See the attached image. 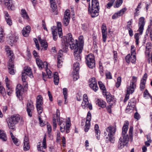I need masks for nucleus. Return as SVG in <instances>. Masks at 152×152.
<instances>
[{
    "label": "nucleus",
    "mask_w": 152,
    "mask_h": 152,
    "mask_svg": "<svg viewBox=\"0 0 152 152\" xmlns=\"http://www.w3.org/2000/svg\"><path fill=\"white\" fill-rule=\"evenodd\" d=\"M68 39L64 37L61 40L62 45L64 46L63 48L64 51L66 52L68 50V45H69L71 49H74V55L75 60L78 61H80L81 58L80 54L82 52L83 48L82 46H83V44L84 43L83 36L81 35L79 37V44L81 47L78 46V41L76 40L75 41L72 38V36L71 34H68Z\"/></svg>",
    "instance_id": "obj_1"
},
{
    "label": "nucleus",
    "mask_w": 152,
    "mask_h": 152,
    "mask_svg": "<svg viewBox=\"0 0 152 152\" xmlns=\"http://www.w3.org/2000/svg\"><path fill=\"white\" fill-rule=\"evenodd\" d=\"M129 122L126 121L122 129V137H121L119 140L118 144V148L119 149L123 148L128 143L129 139H132L133 137V127L131 126L129 131V137L126 134L128 128Z\"/></svg>",
    "instance_id": "obj_2"
},
{
    "label": "nucleus",
    "mask_w": 152,
    "mask_h": 152,
    "mask_svg": "<svg viewBox=\"0 0 152 152\" xmlns=\"http://www.w3.org/2000/svg\"><path fill=\"white\" fill-rule=\"evenodd\" d=\"M23 118L19 114H14L9 118L8 124L9 128L14 129L16 124L19 123L21 124L23 123Z\"/></svg>",
    "instance_id": "obj_3"
},
{
    "label": "nucleus",
    "mask_w": 152,
    "mask_h": 152,
    "mask_svg": "<svg viewBox=\"0 0 152 152\" xmlns=\"http://www.w3.org/2000/svg\"><path fill=\"white\" fill-rule=\"evenodd\" d=\"M91 7L89 4L88 11L92 18H94L99 15V4L98 0H92Z\"/></svg>",
    "instance_id": "obj_4"
},
{
    "label": "nucleus",
    "mask_w": 152,
    "mask_h": 152,
    "mask_svg": "<svg viewBox=\"0 0 152 152\" xmlns=\"http://www.w3.org/2000/svg\"><path fill=\"white\" fill-rule=\"evenodd\" d=\"M137 80V78L133 76L132 80L131 81L129 85L127 86L126 94L124 100V102L129 99L130 93L132 94L134 92L136 87V83Z\"/></svg>",
    "instance_id": "obj_5"
},
{
    "label": "nucleus",
    "mask_w": 152,
    "mask_h": 152,
    "mask_svg": "<svg viewBox=\"0 0 152 152\" xmlns=\"http://www.w3.org/2000/svg\"><path fill=\"white\" fill-rule=\"evenodd\" d=\"M86 61L87 66L90 68L92 69L95 67V63L94 56L92 54H89L85 57Z\"/></svg>",
    "instance_id": "obj_6"
},
{
    "label": "nucleus",
    "mask_w": 152,
    "mask_h": 152,
    "mask_svg": "<svg viewBox=\"0 0 152 152\" xmlns=\"http://www.w3.org/2000/svg\"><path fill=\"white\" fill-rule=\"evenodd\" d=\"M89 85L90 87L95 92L98 89L97 82L94 78H92L89 79Z\"/></svg>",
    "instance_id": "obj_7"
},
{
    "label": "nucleus",
    "mask_w": 152,
    "mask_h": 152,
    "mask_svg": "<svg viewBox=\"0 0 152 152\" xmlns=\"http://www.w3.org/2000/svg\"><path fill=\"white\" fill-rule=\"evenodd\" d=\"M70 19V11L69 10H67L65 12L63 19L64 26H66L69 24Z\"/></svg>",
    "instance_id": "obj_8"
},
{
    "label": "nucleus",
    "mask_w": 152,
    "mask_h": 152,
    "mask_svg": "<svg viewBox=\"0 0 152 152\" xmlns=\"http://www.w3.org/2000/svg\"><path fill=\"white\" fill-rule=\"evenodd\" d=\"M106 131L108 133L109 138H112L115 134L116 130V126H110L106 128Z\"/></svg>",
    "instance_id": "obj_9"
},
{
    "label": "nucleus",
    "mask_w": 152,
    "mask_h": 152,
    "mask_svg": "<svg viewBox=\"0 0 152 152\" xmlns=\"http://www.w3.org/2000/svg\"><path fill=\"white\" fill-rule=\"evenodd\" d=\"M145 23V21L144 17H141L139 18L138 23L139 29L138 31L140 34H142Z\"/></svg>",
    "instance_id": "obj_10"
},
{
    "label": "nucleus",
    "mask_w": 152,
    "mask_h": 152,
    "mask_svg": "<svg viewBox=\"0 0 152 152\" xmlns=\"http://www.w3.org/2000/svg\"><path fill=\"white\" fill-rule=\"evenodd\" d=\"M16 90L17 96L20 100L22 99V96L24 92V89L20 84H18L17 85Z\"/></svg>",
    "instance_id": "obj_11"
},
{
    "label": "nucleus",
    "mask_w": 152,
    "mask_h": 152,
    "mask_svg": "<svg viewBox=\"0 0 152 152\" xmlns=\"http://www.w3.org/2000/svg\"><path fill=\"white\" fill-rule=\"evenodd\" d=\"M91 118V113L90 111H89L87 114L86 124L84 127V131L86 132H87L90 128Z\"/></svg>",
    "instance_id": "obj_12"
},
{
    "label": "nucleus",
    "mask_w": 152,
    "mask_h": 152,
    "mask_svg": "<svg viewBox=\"0 0 152 152\" xmlns=\"http://www.w3.org/2000/svg\"><path fill=\"white\" fill-rule=\"evenodd\" d=\"M46 135H45L44 137L43 141H42V146H41V144L40 142L38 143V145H37V149L39 151H40L41 152H45L44 151H42L43 148L44 149H46L47 148L46 144Z\"/></svg>",
    "instance_id": "obj_13"
},
{
    "label": "nucleus",
    "mask_w": 152,
    "mask_h": 152,
    "mask_svg": "<svg viewBox=\"0 0 152 152\" xmlns=\"http://www.w3.org/2000/svg\"><path fill=\"white\" fill-rule=\"evenodd\" d=\"M36 63L38 66L39 68L40 69H42L43 68H45V69L48 67L47 63L46 61L43 62L42 61L38 58H37L36 59Z\"/></svg>",
    "instance_id": "obj_14"
},
{
    "label": "nucleus",
    "mask_w": 152,
    "mask_h": 152,
    "mask_svg": "<svg viewBox=\"0 0 152 152\" xmlns=\"http://www.w3.org/2000/svg\"><path fill=\"white\" fill-rule=\"evenodd\" d=\"M58 113H59V110H57V114L56 116H54L53 118V129L54 130H56V128L57 127V122L58 123L59 122V120H62L59 118V114H58Z\"/></svg>",
    "instance_id": "obj_15"
},
{
    "label": "nucleus",
    "mask_w": 152,
    "mask_h": 152,
    "mask_svg": "<svg viewBox=\"0 0 152 152\" xmlns=\"http://www.w3.org/2000/svg\"><path fill=\"white\" fill-rule=\"evenodd\" d=\"M34 109V107L32 102H28L27 104L26 110L28 115L31 117L32 116V112Z\"/></svg>",
    "instance_id": "obj_16"
},
{
    "label": "nucleus",
    "mask_w": 152,
    "mask_h": 152,
    "mask_svg": "<svg viewBox=\"0 0 152 152\" xmlns=\"http://www.w3.org/2000/svg\"><path fill=\"white\" fill-rule=\"evenodd\" d=\"M4 4L9 10H15V6L13 4L12 0H5Z\"/></svg>",
    "instance_id": "obj_17"
},
{
    "label": "nucleus",
    "mask_w": 152,
    "mask_h": 152,
    "mask_svg": "<svg viewBox=\"0 0 152 152\" xmlns=\"http://www.w3.org/2000/svg\"><path fill=\"white\" fill-rule=\"evenodd\" d=\"M102 32V36L103 41L105 42L106 40L107 34L106 32L107 30L106 25L104 23H103L101 28Z\"/></svg>",
    "instance_id": "obj_18"
},
{
    "label": "nucleus",
    "mask_w": 152,
    "mask_h": 152,
    "mask_svg": "<svg viewBox=\"0 0 152 152\" xmlns=\"http://www.w3.org/2000/svg\"><path fill=\"white\" fill-rule=\"evenodd\" d=\"M106 96L107 101L108 103L111 105H113L115 102V100L112 96L110 95L108 92L106 93V95H104Z\"/></svg>",
    "instance_id": "obj_19"
},
{
    "label": "nucleus",
    "mask_w": 152,
    "mask_h": 152,
    "mask_svg": "<svg viewBox=\"0 0 152 152\" xmlns=\"http://www.w3.org/2000/svg\"><path fill=\"white\" fill-rule=\"evenodd\" d=\"M23 149L25 151L28 150L30 148L29 141L28 137L25 135L24 140Z\"/></svg>",
    "instance_id": "obj_20"
},
{
    "label": "nucleus",
    "mask_w": 152,
    "mask_h": 152,
    "mask_svg": "<svg viewBox=\"0 0 152 152\" xmlns=\"http://www.w3.org/2000/svg\"><path fill=\"white\" fill-rule=\"evenodd\" d=\"M22 73H25L26 75L31 78L33 77V75L31 68L28 66H25L24 67L23 71Z\"/></svg>",
    "instance_id": "obj_21"
},
{
    "label": "nucleus",
    "mask_w": 152,
    "mask_h": 152,
    "mask_svg": "<svg viewBox=\"0 0 152 152\" xmlns=\"http://www.w3.org/2000/svg\"><path fill=\"white\" fill-rule=\"evenodd\" d=\"M7 55L9 58L8 62H13L14 58L12 51L10 50H7Z\"/></svg>",
    "instance_id": "obj_22"
},
{
    "label": "nucleus",
    "mask_w": 152,
    "mask_h": 152,
    "mask_svg": "<svg viewBox=\"0 0 152 152\" xmlns=\"http://www.w3.org/2000/svg\"><path fill=\"white\" fill-rule=\"evenodd\" d=\"M126 9L125 8H123L117 13H115L112 17L113 19H115L118 18L119 16L122 15L126 11Z\"/></svg>",
    "instance_id": "obj_23"
},
{
    "label": "nucleus",
    "mask_w": 152,
    "mask_h": 152,
    "mask_svg": "<svg viewBox=\"0 0 152 152\" xmlns=\"http://www.w3.org/2000/svg\"><path fill=\"white\" fill-rule=\"evenodd\" d=\"M135 103L134 102V99L130 100L128 104L127 107V109L133 110L135 106Z\"/></svg>",
    "instance_id": "obj_24"
},
{
    "label": "nucleus",
    "mask_w": 152,
    "mask_h": 152,
    "mask_svg": "<svg viewBox=\"0 0 152 152\" xmlns=\"http://www.w3.org/2000/svg\"><path fill=\"white\" fill-rule=\"evenodd\" d=\"M31 28L29 26H27L25 28H23L22 30V34L24 36L27 37L30 31Z\"/></svg>",
    "instance_id": "obj_25"
},
{
    "label": "nucleus",
    "mask_w": 152,
    "mask_h": 152,
    "mask_svg": "<svg viewBox=\"0 0 152 152\" xmlns=\"http://www.w3.org/2000/svg\"><path fill=\"white\" fill-rule=\"evenodd\" d=\"M13 62H8V66L9 72L10 74L12 75L14 74L15 73L13 69L14 65Z\"/></svg>",
    "instance_id": "obj_26"
},
{
    "label": "nucleus",
    "mask_w": 152,
    "mask_h": 152,
    "mask_svg": "<svg viewBox=\"0 0 152 152\" xmlns=\"http://www.w3.org/2000/svg\"><path fill=\"white\" fill-rule=\"evenodd\" d=\"M5 15V19L7 23L9 26H11L12 24V21L10 18V16L8 13L7 12L5 11L4 12Z\"/></svg>",
    "instance_id": "obj_27"
},
{
    "label": "nucleus",
    "mask_w": 152,
    "mask_h": 152,
    "mask_svg": "<svg viewBox=\"0 0 152 152\" xmlns=\"http://www.w3.org/2000/svg\"><path fill=\"white\" fill-rule=\"evenodd\" d=\"M96 103L99 107L102 108H104L106 106V103L102 99H98L96 101Z\"/></svg>",
    "instance_id": "obj_28"
},
{
    "label": "nucleus",
    "mask_w": 152,
    "mask_h": 152,
    "mask_svg": "<svg viewBox=\"0 0 152 152\" xmlns=\"http://www.w3.org/2000/svg\"><path fill=\"white\" fill-rule=\"evenodd\" d=\"M94 128L96 138L97 139L99 140L100 138V132L99 130V127L98 125L97 124H96L94 126Z\"/></svg>",
    "instance_id": "obj_29"
},
{
    "label": "nucleus",
    "mask_w": 152,
    "mask_h": 152,
    "mask_svg": "<svg viewBox=\"0 0 152 152\" xmlns=\"http://www.w3.org/2000/svg\"><path fill=\"white\" fill-rule=\"evenodd\" d=\"M0 139L3 141H6L7 140V137L5 133L3 130H0Z\"/></svg>",
    "instance_id": "obj_30"
},
{
    "label": "nucleus",
    "mask_w": 152,
    "mask_h": 152,
    "mask_svg": "<svg viewBox=\"0 0 152 152\" xmlns=\"http://www.w3.org/2000/svg\"><path fill=\"white\" fill-rule=\"evenodd\" d=\"M100 89L103 91L102 93L103 95H106V90L104 85L101 81H99L98 82Z\"/></svg>",
    "instance_id": "obj_31"
},
{
    "label": "nucleus",
    "mask_w": 152,
    "mask_h": 152,
    "mask_svg": "<svg viewBox=\"0 0 152 152\" xmlns=\"http://www.w3.org/2000/svg\"><path fill=\"white\" fill-rule=\"evenodd\" d=\"M83 101L81 105L82 107H85L88 103V98L87 94H84L83 96Z\"/></svg>",
    "instance_id": "obj_32"
},
{
    "label": "nucleus",
    "mask_w": 152,
    "mask_h": 152,
    "mask_svg": "<svg viewBox=\"0 0 152 152\" xmlns=\"http://www.w3.org/2000/svg\"><path fill=\"white\" fill-rule=\"evenodd\" d=\"M58 124L60 126V130L61 132L64 131L65 129V122L62 120H59Z\"/></svg>",
    "instance_id": "obj_33"
},
{
    "label": "nucleus",
    "mask_w": 152,
    "mask_h": 152,
    "mask_svg": "<svg viewBox=\"0 0 152 152\" xmlns=\"http://www.w3.org/2000/svg\"><path fill=\"white\" fill-rule=\"evenodd\" d=\"M27 75L25 73H22V79L23 82L24 88L27 87L28 84L26 81V80L27 77Z\"/></svg>",
    "instance_id": "obj_34"
},
{
    "label": "nucleus",
    "mask_w": 152,
    "mask_h": 152,
    "mask_svg": "<svg viewBox=\"0 0 152 152\" xmlns=\"http://www.w3.org/2000/svg\"><path fill=\"white\" fill-rule=\"evenodd\" d=\"M10 132L12 139L14 143L17 145H18L19 142L18 139L13 135L12 132L10 131Z\"/></svg>",
    "instance_id": "obj_35"
},
{
    "label": "nucleus",
    "mask_w": 152,
    "mask_h": 152,
    "mask_svg": "<svg viewBox=\"0 0 152 152\" xmlns=\"http://www.w3.org/2000/svg\"><path fill=\"white\" fill-rule=\"evenodd\" d=\"M53 80L55 84L58 85V84L59 77L57 72H55L54 73Z\"/></svg>",
    "instance_id": "obj_36"
},
{
    "label": "nucleus",
    "mask_w": 152,
    "mask_h": 152,
    "mask_svg": "<svg viewBox=\"0 0 152 152\" xmlns=\"http://www.w3.org/2000/svg\"><path fill=\"white\" fill-rule=\"evenodd\" d=\"M51 4V7L55 15H57V6L56 3H52Z\"/></svg>",
    "instance_id": "obj_37"
},
{
    "label": "nucleus",
    "mask_w": 152,
    "mask_h": 152,
    "mask_svg": "<svg viewBox=\"0 0 152 152\" xmlns=\"http://www.w3.org/2000/svg\"><path fill=\"white\" fill-rule=\"evenodd\" d=\"M43 103V98L41 95L38 96L36 98V105H42Z\"/></svg>",
    "instance_id": "obj_38"
},
{
    "label": "nucleus",
    "mask_w": 152,
    "mask_h": 152,
    "mask_svg": "<svg viewBox=\"0 0 152 152\" xmlns=\"http://www.w3.org/2000/svg\"><path fill=\"white\" fill-rule=\"evenodd\" d=\"M79 69V63L76 62V63H74L73 65V72H78Z\"/></svg>",
    "instance_id": "obj_39"
},
{
    "label": "nucleus",
    "mask_w": 152,
    "mask_h": 152,
    "mask_svg": "<svg viewBox=\"0 0 152 152\" xmlns=\"http://www.w3.org/2000/svg\"><path fill=\"white\" fill-rule=\"evenodd\" d=\"M135 49L132 50L131 55L132 56V64H135L136 62V57H135Z\"/></svg>",
    "instance_id": "obj_40"
},
{
    "label": "nucleus",
    "mask_w": 152,
    "mask_h": 152,
    "mask_svg": "<svg viewBox=\"0 0 152 152\" xmlns=\"http://www.w3.org/2000/svg\"><path fill=\"white\" fill-rule=\"evenodd\" d=\"M63 95L64 96V99H65V102L64 103L65 104H66L68 102L67 101V89L66 88H64L63 89Z\"/></svg>",
    "instance_id": "obj_41"
},
{
    "label": "nucleus",
    "mask_w": 152,
    "mask_h": 152,
    "mask_svg": "<svg viewBox=\"0 0 152 152\" xmlns=\"http://www.w3.org/2000/svg\"><path fill=\"white\" fill-rule=\"evenodd\" d=\"M21 15L25 19H28L29 17L26 10L23 9L21 10Z\"/></svg>",
    "instance_id": "obj_42"
},
{
    "label": "nucleus",
    "mask_w": 152,
    "mask_h": 152,
    "mask_svg": "<svg viewBox=\"0 0 152 152\" xmlns=\"http://www.w3.org/2000/svg\"><path fill=\"white\" fill-rule=\"evenodd\" d=\"M132 56L130 54H128L125 57V59L126 62L128 63L131 62H132Z\"/></svg>",
    "instance_id": "obj_43"
},
{
    "label": "nucleus",
    "mask_w": 152,
    "mask_h": 152,
    "mask_svg": "<svg viewBox=\"0 0 152 152\" xmlns=\"http://www.w3.org/2000/svg\"><path fill=\"white\" fill-rule=\"evenodd\" d=\"M42 105L38 104L36 105V107L39 114H40L42 111Z\"/></svg>",
    "instance_id": "obj_44"
},
{
    "label": "nucleus",
    "mask_w": 152,
    "mask_h": 152,
    "mask_svg": "<svg viewBox=\"0 0 152 152\" xmlns=\"http://www.w3.org/2000/svg\"><path fill=\"white\" fill-rule=\"evenodd\" d=\"M151 45L150 43H148L146 44V53H147L148 55H149V52L150 50L151 49Z\"/></svg>",
    "instance_id": "obj_45"
},
{
    "label": "nucleus",
    "mask_w": 152,
    "mask_h": 152,
    "mask_svg": "<svg viewBox=\"0 0 152 152\" xmlns=\"http://www.w3.org/2000/svg\"><path fill=\"white\" fill-rule=\"evenodd\" d=\"M40 43L41 45V46L43 47L46 50V48L48 46L47 43L46 41L43 40L42 41H41V42H40Z\"/></svg>",
    "instance_id": "obj_46"
},
{
    "label": "nucleus",
    "mask_w": 152,
    "mask_h": 152,
    "mask_svg": "<svg viewBox=\"0 0 152 152\" xmlns=\"http://www.w3.org/2000/svg\"><path fill=\"white\" fill-rule=\"evenodd\" d=\"M123 2L121 0H117L115 2V5L114 6L115 8H118L120 7L122 4Z\"/></svg>",
    "instance_id": "obj_47"
},
{
    "label": "nucleus",
    "mask_w": 152,
    "mask_h": 152,
    "mask_svg": "<svg viewBox=\"0 0 152 152\" xmlns=\"http://www.w3.org/2000/svg\"><path fill=\"white\" fill-rule=\"evenodd\" d=\"M73 80L75 81H76L79 78L78 72H73Z\"/></svg>",
    "instance_id": "obj_48"
},
{
    "label": "nucleus",
    "mask_w": 152,
    "mask_h": 152,
    "mask_svg": "<svg viewBox=\"0 0 152 152\" xmlns=\"http://www.w3.org/2000/svg\"><path fill=\"white\" fill-rule=\"evenodd\" d=\"M57 63H58V67H61L62 64V58H61L59 57H57Z\"/></svg>",
    "instance_id": "obj_49"
},
{
    "label": "nucleus",
    "mask_w": 152,
    "mask_h": 152,
    "mask_svg": "<svg viewBox=\"0 0 152 152\" xmlns=\"http://www.w3.org/2000/svg\"><path fill=\"white\" fill-rule=\"evenodd\" d=\"M117 82L116 83V86L117 88H118L121 85V77H119L117 78Z\"/></svg>",
    "instance_id": "obj_50"
},
{
    "label": "nucleus",
    "mask_w": 152,
    "mask_h": 152,
    "mask_svg": "<svg viewBox=\"0 0 152 152\" xmlns=\"http://www.w3.org/2000/svg\"><path fill=\"white\" fill-rule=\"evenodd\" d=\"M115 1V0H111V1L107 4L106 7L108 9L110 8L113 5Z\"/></svg>",
    "instance_id": "obj_51"
},
{
    "label": "nucleus",
    "mask_w": 152,
    "mask_h": 152,
    "mask_svg": "<svg viewBox=\"0 0 152 152\" xmlns=\"http://www.w3.org/2000/svg\"><path fill=\"white\" fill-rule=\"evenodd\" d=\"M132 19L128 21L127 23V29H132Z\"/></svg>",
    "instance_id": "obj_52"
},
{
    "label": "nucleus",
    "mask_w": 152,
    "mask_h": 152,
    "mask_svg": "<svg viewBox=\"0 0 152 152\" xmlns=\"http://www.w3.org/2000/svg\"><path fill=\"white\" fill-rule=\"evenodd\" d=\"M5 83L6 84V86L7 88H9L10 87V81L9 80L8 78L6 77V79H5Z\"/></svg>",
    "instance_id": "obj_53"
},
{
    "label": "nucleus",
    "mask_w": 152,
    "mask_h": 152,
    "mask_svg": "<svg viewBox=\"0 0 152 152\" xmlns=\"http://www.w3.org/2000/svg\"><path fill=\"white\" fill-rule=\"evenodd\" d=\"M139 34L138 33H135L134 34V37L135 39H136V44L138 45V40L139 39Z\"/></svg>",
    "instance_id": "obj_54"
},
{
    "label": "nucleus",
    "mask_w": 152,
    "mask_h": 152,
    "mask_svg": "<svg viewBox=\"0 0 152 152\" xmlns=\"http://www.w3.org/2000/svg\"><path fill=\"white\" fill-rule=\"evenodd\" d=\"M47 75L48 76V78H50L52 77L51 74V72L49 69H46Z\"/></svg>",
    "instance_id": "obj_55"
},
{
    "label": "nucleus",
    "mask_w": 152,
    "mask_h": 152,
    "mask_svg": "<svg viewBox=\"0 0 152 152\" xmlns=\"http://www.w3.org/2000/svg\"><path fill=\"white\" fill-rule=\"evenodd\" d=\"M12 88L10 87L7 88V91L8 95L9 96L11 95V94L12 93Z\"/></svg>",
    "instance_id": "obj_56"
},
{
    "label": "nucleus",
    "mask_w": 152,
    "mask_h": 152,
    "mask_svg": "<svg viewBox=\"0 0 152 152\" xmlns=\"http://www.w3.org/2000/svg\"><path fill=\"white\" fill-rule=\"evenodd\" d=\"M61 24L60 22H58L57 23V27L58 28V30L59 31H62V29L61 28Z\"/></svg>",
    "instance_id": "obj_57"
},
{
    "label": "nucleus",
    "mask_w": 152,
    "mask_h": 152,
    "mask_svg": "<svg viewBox=\"0 0 152 152\" xmlns=\"http://www.w3.org/2000/svg\"><path fill=\"white\" fill-rule=\"evenodd\" d=\"M4 36V30L3 29L1 28H0V39H2Z\"/></svg>",
    "instance_id": "obj_58"
},
{
    "label": "nucleus",
    "mask_w": 152,
    "mask_h": 152,
    "mask_svg": "<svg viewBox=\"0 0 152 152\" xmlns=\"http://www.w3.org/2000/svg\"><path fill=\"white\" fill-rule=\"evenodd\" d=\"M83 108H85L86 107H88L89 110H91L92 109V105L89 103L88 102V104L85 106V107H82Z\"/></svg>",
    "instance_id": "obj_59"
},
{
    "label": "nucleus",
    "mask_w": 152,
    "mask_h": 152,
    "mask_svg": "<svg viewBox=\"0 0 152 152\" xmlns=\"http://www.w3.org/2000/svg\"><path fill=\"white\" fill-rule=\"evenodd\" d=\"M106 75L107 78L108 79H111L112 78V77L111 73L110 72H108L106 74Z\"/></svg>",
    "instance_id": "obj_60"
},
{
    "label": "nucleus",
    "mask_w": 152,
    "mask_h": 152,
    "mask_svg": "<svg viewBox=\"0 0 152 152\" xmlns=\"http://www.w3.org/2000/svg\"><path fill=\"white\" fill-rule=\"evenodd\" d=\"M82 97L81 95L79 94H78L76 96V99L77 101H80L82 99Z\"/></svg>",
    "instance_id": "obj_61"
},
{
    "label": "nucleus",
    "mask_w": 152,
    "mask_h": 152,
    "mask_svg": "<svg viewBox=\"0 0 152 152\" xmlns=\"http://www.w3.org/2000/svg\"><path fill=\"white\" fill-rule=\"evenodd\" d=\"M113 59H114L115 61H116L117 59V52L116 51H113Z\"/></svg>",
    "instance_id": "obj_62"
},
{
    "label": "nucleus",
    "mask_w": 152,
    "mask_h": 152,
    "mask_svg": "<svg viewBox=\"0 0 152 152\" xmlns=\"http://www.w3.org/2000/svg\"><path fill=\"white\" fill-rule=\"evenodd\" d=\"M5 92V89L3 87L0 86V93L2 94H4Z\"/></svg>",
    "instance_id": "obj_63"
},
{
    "label": "nucleus",
    "mask_w": 152,
    "mask_h": 152,
    "mask_svg": "<svg viewBox=\"0 0 152 152\" xmlns=\"http://www.w3.org/2000/svg\"><path fill=\"white\" fill-rule=\"evenodd\" d=\"M13 40H12V39H11L10 42L13 44L15 43L18 40V38L17 37H15V38L13 37Z\"/></svg>",
    "instance_id": "obj_64"
}]
</instances>
